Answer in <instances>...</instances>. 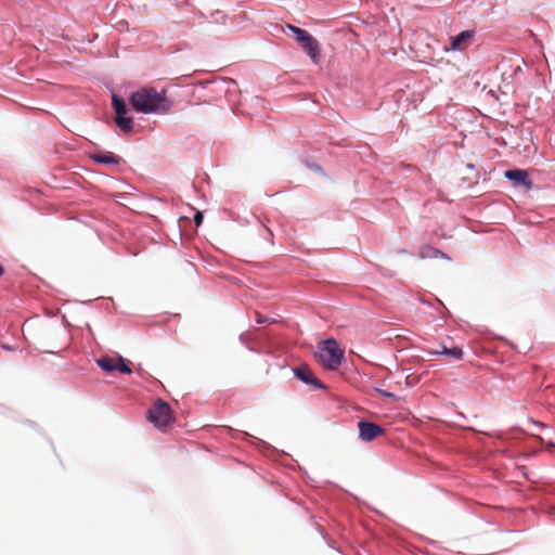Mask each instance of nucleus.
<instances>
[{"mask_svg": "<svg viewBox=\"0 0 555 555\" xmlns=\"http://www.w3.org/2000/svg\"><path fill=\"white\" fill-rule=\"evenodd\" d=\"M112 104H113L114 111L116 113V116L125 115L127 113V105L121 98H118L117 95H113Z\"/></svg>", "mask_w": 555, "mask_h": 555, "instance_id": "13", "label": "nucleus"}, {"mask_svg": "<svg viewBox=\"0 0 555 555\" xmlns=\"http://www.w3.org/2000/svg\"><path fill=\"white\" fill-rule=\"evenodd\" d=\"M435 354H446L455 360H461L463 358V350L459 347H442L441 350H437L434 352Z\"/></svg>", "mask_w": 555, "mask_h": 555, "instance_id": "11", "label": "nucleus"}, {"mask_svg": "<svg viewBox=\"0 0 555 555\" xmlns=\"http://www.w3.org/2000/svg\"><path fill=\"white\" fill-rule=\"evenodd\" d=\"M129 102L135 112L143 114L165 113L170 108L165 92L159 93L154 88L147 87L133 92Z\"/></svg>", "mask_w": 555, "mask_h": 555, "instance_id": "1", "label": "nucleus"}, {"mask_svg": "<svg viewBox=\"0 0 555 555\" xmlns=\"http://www.w3.org/2000/svg\"><path fill=\"white\" fill-rule=\"evenodd\" d=\"M505 177L509 181H513L519 185H524L527 189H531V186H532V182L529 179V175L526 170H521V169L507 170V171H505Z\"/></svg>", "mask_w": 555, "mask_h": 555, "instance_id": "9", "label": "nucleus"}, {"mask_svg": "<svg viewBox=\"0 0 555 555\" xmlns=\"http://www.w3.org/2000/svg\"><path fill=\"white\" fill-rule=\"evenodd\" d=\"M203 214L201 211H196V214L194 215V222L196 224V227H199L203 222Z\"/></svg>", "mask_w": 555, "mask_h": 555, "instance_id": "14", "label": "nucleus"}, {"mask_svg": "<svg viewBox=\"0 0 555 555\" xmlns=\"http://www.w3.org/2000/svg\"><path fill=\"white\" fill-rule=\"evenodd\" d=\"M474 36V30H464L460 33L459 35L452 38L451 49L460 51L465 50L470 46Z\"/></svg>", "mask_w": 555, "mask_h": 555, "instance_id": "8", "label": "nucleus"}, {"mask_svg": "<svg viewBox=\"0 0 555 555\" xmlns=\"http://www.w3.org/2000/svg\"><path fill=\"white\" fill-rule=\"evenodd\" d=\"M294 374L305 384L313 385L317 388H324L323 384L314 376L313 372L307 365L294 369Z\"/></svg>", "mask_w": 555, "mask_h": 555, "instance_id": "7", "label": "nucleus"}, {"mask_svg": "<svg viewBox=\"0 0 555 555\" xmlns=\"http://www.w3.org/2000/svg\"><path fill=\"white\" fill-rule=\"evenodd\" d=\"M117 126L125 132L132 131L133 119L131 117H125L124 115L116 116L115 119Z\"/></svg>", "mask_w": 555, "mask_h": 555, "instance_id": "12", "label": "nucleus"}, {"mask_svg": "<svg viewBox=\"0 0 555 555\" xmlns=\"http://www.w3.org/2000/svg\"><path fill=\"white\" fill-rule=\"evenodd\" d=\"M378 392L386 398H395V395L385 390H378Z\"/></svg>", "mask_w": 555, "mask_h": 555, "instance_id": "15", "label": "nucleus"}, {"mask_svg": "<svg viewBox=\"0 0 555 555\" xmlns=\"http://www.w3.org/2000/svg\"><path fill=\"white\" fill-rule=\"evenodd\" d=\"M286 28L292 33L295 40L300 44L302 50L309 55L314 64L320 61L321 47L319 41L307 30L297 26L287 24Z\"/></svg>", "mask_w": 555, "mask_h": 555, "instance_id": "3", "label": "nucleus"}, {"mask_svg": "<svg viewBox=\"0 0 555 555\" xmlns=\"http://www.w3.org/2000/svg\"><path fill=\"white\" fill-rule=\"evenodd\" d=\"M256 321H257V323L261 324V323H264V322H269V319L262 318L259 313H257Z\"/></svg>", "mask_w": 555, "mask_h": 555, "instance_id": "16", "label": "nucleus"}, {"mask_svg": "<svg viewBox=\"0 0 555 555\" xmlns=\"http://www.w3.org/2000/svg\"><path fill=\"white\" fill-rule=\"evenodd\" d=\"M98 365L105 372L111 373L114 371H118L122 374H130L132 371L129 367L127 361L121 356L118 357H102L96 360Z\"/></svg>", "mask_w": 555, "mask_h": 555, "instance_id": "5", "label": "nucleus"}, {"mask_svg": "<svg viewBox=\"0 0 555 555\" xmlns=\"http://www.w3.org/2000/svg\"><path fill=\"white\" fill-rule=\"evenodd\" d=\"M149 420L158 429H165L173 421L170 405L163 400H157L149 410Z\"/></svg>", "mask_w": 555, "mask_h": 555, "instance_id": "4", "label": "nucleus"}, {"mask_svg": "<svg viewBox=\"0 0 555 555\" xmlns=\"http://www.w3.org/2000/svg\"><path fill=\"white\" fill-rule=\"evenodd\" d=\"M318 361L326 369H337L344 359V351L335 339H326L315 353Z\"/></svg>", "mask_w": 555, "mask_h": 555, "instance_id": "2", "label": "nucleus"}, {"mask_svg": "<svg viewBox=\"0 0 555 555\" xmlns=\"http://www.w3.org/2000/svg\"><path fill=\"white\" fill-rule=\"evenodd\" d=\"M92 158L95 162L102 163V164L117 165L120 162L119 156L113 154L112 152H107V153H104V154H95V155L92 156Z\"/></svg>", "mask_w": 555, "mask_h": 555, "instance_id": "10", "label": "nucleus"}, {"mask_svg": "<svg viewBox=\"0 0 555 555\" xmlns=\"http://www.w3.org/2000/svg\"><path fill=\"white\" fill-rule=\"evenodd\" d=\"M4 273L2 266L0 264V276Z\"/></svg>", "mask_w": 555, "mask_h": 555, "instance_id": "17", "label": "nucleus"}, {"mask_svg": "<svg viewBox=\"0 0 555 555\" xmlns=\"http://www.w3.org/2000/svg\"><path fill=\"white\" fill-rule=\"evenodd\" d=\"M359 428V437L363 441H372L376 439L377 437L382 436L384 434V428L379 425L367 422V421H360L358 423Z\"/></svg>", "mask_w": 555, "mask_h": 555, "instance_id": "6", "label": "nucleus"}]
</instances>
